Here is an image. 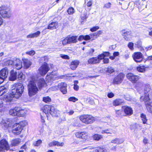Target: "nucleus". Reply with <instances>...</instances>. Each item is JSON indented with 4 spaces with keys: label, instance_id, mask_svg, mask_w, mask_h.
<instances>
[{
    "label": "nucleus",
    "instance_id": "nucleus-1",
    "mask_svg": "<svg viewBox=\"0 0 152 152\" xmlns=\"http://www.w3.org/2000/svg\"><path fill=\"white\" fill-rule=\"evenodd\" d=\"M42 113L41 114V121L43 123L45 122L44 119L45 115L47 117L51 115L53 116H58L59 111L55 109L53 107L50 105H46L44 106L42 109Z\"/></svg>",
    "mask_w": 152,
    "mask_h": 152
},
{
    "label": "nucleus",
    "instance_id": "nucleus-2",
    "mask_svg": "<svg viewBox=\"0 0 152 152\" xmlns=\"http://www.w3.org/2000/svg\"><path fill=\"white\" fill-rule=\"evenodd\" d=\"M144 96H141L140 100L141 101H145L147 109L149 112L152 113V102L150 100L152 92L151 88L148 87H146L144 90Z\"/></svg>",
    "mask_w": 152,
    "mask_h": 152
},
{
    "label": "nucleus",
    "instance_id": "nucleus-3",
    "mask_svg": "<svg viewBox=\"0 0 152 152\" xmlns=\"http://www.w3.org/2000/svg\"><path fill=\"white\" fill-rule=\"evenodd\" d=\"M36 80V75H31L28 80V94L30 96L35 95L38 91V88L35 83Z\"/></svg>",
    "mask_w": 152,
    "mask_h": 152
},
{
    "label": "nucleus",
    "instance_id": "nucleus-4",
    "mask_svg": "<svg viewBox=\"0 0 152 152\" xmlns=\"http://www.w3.org/2000/svg\"><path fill=\"white\" fill-rule=\"evenodd\" d=\"M11 94L15 98H18L24 91V87L20 83H15L12 86Z\"/></svg>",
    "mask_w": 152,
    "mask_h": 152
},
{
    "label": "nucleus",
    "instance_id": "nucleus-5",
    "mask_svg": "<svg viewBox=\"0 0 152 152\" xmlns=\"http://www.w3.org/2000/svg\"><path fill=\"white\" fill-rule=\"evenodd\" d=\"M0 13L4 18H10L11 15L10 9L5 6H2L0 7Z\"/></svg>",
    "mask_w": 152,
    "mask_h": 152
},
{
    "label": "nucleus",
    "instance_id": "nucleus-6",
    "mask_svg": "<svg viewBox=\"0 0 152 152\" xmlns=\"http://www.w3.org/2000/svg\"><path fill=\"white\" fill-rule=\"evenodd\" d=\"M80 119L82 122L86 124L92 123L95 121L94 117L89 115H81Z\"/></svg>",
    "mask_w": 152,
    "mask_h": 152
},
{
    "label": "nucleus",
    "instance_id": "nucleus-7",
    "mask_svg": "<svg viewBox=\"0 0 152 152\" xmlns=\"http://www.w3.org/2000/svg\"><path fill=\"white\" fill-rule=\"evenodd\" d=\"M9 146L6 140H1L0 142V152H9Z\"/></svg>",
    "mask_w": 152,
    "mask_h": 152
},
{
    "label": "nucleus",
    "instance_id": "nucleus-8",
    "mask_svg": "<svg viewBox=\"0 0 152 152\" xmlns=\"http://www.w3.org/2000/svg\"><path fill=\"white\" fill-rule=\"evenodd\" d=\"M48 65L45 63L42 65L39 69V73L42 76H44L50 70Z\"/></svg>",
    "mask_w": 152,
    "mask_h": 152
},
{
    "label": "nucleus",
    "instance_id": "nucleus-9",
    "mask_svg": "<svg viewBox=\"0 0 152 152\" xmlns=\"http://www.w3.org/2000/svg\"><path fill=\"white\" fill-rule=\"evenodd\" d=\"M126 76L127 78L133 83H136L140 79L139 76L135 75L131 73H128Z\"/></svg>",
    "mask_w": 152,
    "mask_h": 152
},
{
    "label": "nucleus",
    "instance_id": "nucleus-10",
    "mask_svg": "<svg viewBox=\"0 0 152 152\" xmlns=\"http://www.w3.org/2000/svg\"><path fill=\"white\" fill-rule=\"evenodd\" d=\"M22 129L20 126L17 123L13 125L12 132L14 134H18L20 133Z\"/></svg>",
    "mask_w": 152,
    "mask_h": 152
},
{
    "label": "nucleus",
    "instance_id": "nucleus-11",
    "mask_svg": "<svg viewBox=\"0 0 152 152\" xmlns=\"http://www.w3.org/2000/svg\"><path fill=\"white\" fill-rule=\"evenodd\" d=\"M1 124L2 126L4 127L5 129H7L11 126L12 124V120L9 119L3 120L1 121Z\"/></svg>",
    "mask_w": 152,
    "mask_h": 152
},
{
    "label": "nucleus",
    "instance_id": "nucleus-12",
    "mask_svg": "<svg viewBox=\"0 0 152 152\" xmlns=\"http://www.w3.org/2000/svg\"><path fill=\"white\" fill-rule=\"evenodd\" d=\"M124 77V75L122 73H120L115 77L113 80V83L115 84H119L121 83Z\"/></svg>",
    "mask_w": 152,
    "mask_h": 152
},
{
    "label": "nucleus",
    "instance_id": "nucleus-13",
    "mask_svg": "<svg viewBox=\"0 0 152 152\" xmlns=\"http://www.w3.org/2000/svg\"><path fill=\"white\" fill-rule=\"evenodd\" d=\"M133 57L134 60L137 62H140L142 60V54L140 52L134 53Z\"/></svg>",
    "mask_w": 152,
    "mask_h": 152
},
{
    "label": "nucleus",
    "instance_id": "nucleus-14",
    "mask_svg": "<svg viewBox=\"0 0 152 152\" xmlns=\"http://www.w3.org/2000/svg\"><path fill=\"white\" fill-rule=\"evenodd\" d=\"M122 35L125 39L126 41H129L132 38L131 32L130 31L123 30L122 31Z\"/></svg>",
    "mask_w": 152,
    "mask_h": 152
},
{
    "label": "nucleus",
    "instance_id": "nucleus-15",
    "mask_svg": "<svg viewBox=\"0 0 152 152\" xmlns=\"http://www.w3.org/2000/svg\"><path fill=\"white\" fill-rule=\"evenodd\" d=\"M8 70L7 68L2 69L0 71V77L4 80L7 77Z\"/></svg>",
    "mask_w": 152,
    "mask_h": 152
},
{
    "label": "nucleus",
    "instance_id": "nucleus-16",
    "mask_svg": "<svg viewBox=\"0 0 152 152\" xmlns=\"http://www.w3.org/2000/svg\"><path fill=\"white\" fill-rule=\"evenodd\" d=\"M67 84L64 83H61L58 85V87L64 94H66L67 92Z\"/></svg>",
    "mask_w": 152,
    "mask_h": 152
},
{
    "label": "nucleus",
    "instance_id": "nucleus-17",
    "mask_svg": "<svg viewBox=\"0 0 152 152\" xmlns=\"http://www.w3.org/2000/svg\"><path fill=\"white\" fill-rule=\"evenodd\" d=\"M75 136L78 138H80L83 140H86L87 138V135L86 132H78L75 133Z\"/></svg>",
    "mask_w": 152,
    "mask_h": 152
},
{
    "label": "nucleus",
    "instance_id": "nucleus-18",
    "mask_svg": "<svg viewBox=\"0 0 152 152\" xmlns=\"http://www.w3.org/2000/svg\"><path fill=\"white\" fill-rule=\"evenodd\" d=\"M17 78V72L14 70H12L10 72V75L9 77L10 80L13 81Z\"/></svg>",
    "mask_w": 152,
    "mask_h": 152
},
{
    "label": "nucleus",
    "instance_id": "nucleus-19",
    "mask_svg": "<svg viewBox=\"0 0 152 152\" xmlns=\"http://www.w3.org/2000/svg\"><path fill=\"white\" fill-rule=\"evenodd\" d=\"M57 73L56 72H52L50 74L47 75L46 79L48 80H55L57 78Z\"/></svg>",
    "mask_w": 152,
    "mask_h": 152
},
{
    "label": "nucleus",
    "instance_id": "nucleus-20",
    "mask_svg": "<svg viewBox=\"0 0 152 152\" xmlns=\"http://www.w3.org/2000/svg\"><path fill=\"white\" fill-rule=\"evenodd\" d=\"M122 109L126 114L128 115H131L133 113V110L130 107L124 106L122 107Z\"/></svg>",
    "mask_w": 152,
    "mask_h": 152
},
{
    "label": "nucleus",
    "instance_id": "nucleus-21",
    "mask_svg": "<svg viewBox=\"0 0 152 152\" xmlns=\"http://www.w3.org/2000/svg\"><path fill=\"white\" fill-rule=\"evenodd\" d=\"M64 145V142H60L57 141H53L49 143L48 145L49 147L56 146H63Z\"/></svg>",
    "mask_w": 152,
    "mask_h": 152
},
{
    "label": "nucleus",
    "instance_id": "nucleus-22",
    "mask_svg": "<svg viewBox=\"0 0 152 152\" xmlns=\"http://www.w3.org/2000/svg\"><path fill=\"white\" fill-rule=\"evenodd\" d=\"M79 64V62L77 60L72 61L70 65V68L72 70H74L77 67Z\"/></svg>",
    "mask_w": 152,
    "mask_h": 152
},
{
    "label": "nucleus",
    "instance_id": "nucleus-23",
    "mask_svg": "<svg viewBox=\"0 0 152 152\" xmlns=\"http://www.w3.org/2000/svg\"><path fill=\"white\" fill-rule=\"evenodd\" d=\"M14 66L17 69H20L22 67V63L21 61L18 59H16L14 61Z\"/></svg>",
    "mask_w": 152,
    "mask_h": 152
},
{
    "label": "nucleus",
    "instance_id": "nucleus-24",
    "mask_svg": "<svg viewBox=\"0 0 152 152\" xmlns=\"http://www.w3.org/2000/svg\"><path fill=\"white\" fill-rule=\"evenodd\" d=\"M27 113V111L26 110H23L20 107H18L17 108V116H23Z\"/></svg>",
    "mask_w": 152,
    "mask_h": 152
},
{
    "label": "nucleus",
    "instance_id": "nucleus-25",
    "mask_svg": "<svg viewBox=\"0 0 152 152\" xmlns=\"http://www.w3.org/2000/svg\"><path fill=\"white\" fill-rule=\"evenodd\" d=\"M124 103V101L123 100L118 99H116L113 100V102L112 104L114 106H117L123 104Z\"/></svg>",
    "mask_w": 152,
    "mask_h": 152
},
{
    "label": "nucleus",
    "instance_id": "nucleus-26",
    "mask_svg": "<svg viewBox=\"0 0 152 152\" xmlns=\"http://www.w3.org/2000/svg\"><path fill=\"white\" fill-rule=\"evenodd\" d=\"M58 23L56 22H52L48 26L47 28L49 29H53L56 28L58 26Z\"/></svg>",
    "mask_w": 152,
    "mask_h": 152
},
{
    "label": "nucleus",
    "instance_id": "nucleus-27",
    "mask_svg": "<svg viewBox=\"0 0 152 152\" xmlns=\"http://www.w3.org/2000/svg\"><path fill=\"white\" fill-rule=\"evenodd\" d=\"M20 142V139L19 138H16L11 140V144L12 146H16L19 145Z\"/></svg>",
    "mask_w": 152,
    "mask_h": 152
},
{
    "label": "nucleus",
    "instance_id": "nucleus-28",
    "mask_svg": "<svg viewBox=\"0 0 152 152\" xmlns=\"http://www.w3.org/2000/svg\"><path fill=\"white\" fill-rule=\"evenodd\" d=\"M88 63L90 64H94L99 63L97 57H92L90 58L88 61Z\"/></svg>",
    "mask_w": 152,
    "mask_h": 152
},
{
    "label": "nucleus",
    "instance_id": "nucleus-29",
    "mask_svg": "<svg viewBox=\"0 0 152 152\" xmlns=\"http://www.w3.org/2000/svg\"><path fill=\"white\" fill-rule=\"evenodd\" d=\"M69 44L72 43H75L77 42V37L76 36H73L70 37H68Z\"/></svg>",
    "mask_w": 152,
    "mask_h": 152
},
{
    "label": "nucleus",
    "instance_id": "nucleus-30",
    "mask_svg": "<svg viewBox=\"0 0 152 152\" xmlns=\"http://www.w3.org/2000/svg\"><path fill=\"white\" fill-rule=\"evenodd\" d=\"M143 86V83L142 82H139L137 83L135 85V88L137 91L141 89Z\"/></svg>",
    "mask_w": 152,
    "mask_h": 152
},
{
    "label": "nucleus",
    "instance_id": "nucleus-31",
    "mask_svg": "<svg viewBox=\"0 0 152 152\" xmlns=\"http://www.w3.org/2000/svg\"><path fill=\"white\" fill-rule=\"evenodd\" d=\"M46 85L44 79L41 78L38 80V85L39 88L42 87Z\"/></svg>",
    "mask_w": 152,
    "mask_h": 152
},
{
    "label": "nucleus",
    "instance_id": "nucleus-32",
    "mask_svg": "<svg viewBox=\"0 0 152 152\" xmlns=\"http://www.w3.org/2000/svg\"><path fill=\"white\" fill-rule=\"evenodd\" d=\"M17 107H15L14 109L10 110L9 114L13 116H17Z\"/></svg>",
    "mask_w": 152,
    "mask_h": 152
},
{
    "label": "nucleus",
    "instance_id": "nucleus-33",
    "mask_svg": "<svg viewBox=\"0 0 152 152\" xmlns=\"http://www.w3.org/2000/svg\"><path fill=\"white\" fill-rule=\"evenodd\" d=\"M124 141L123 140L116 138L115 139L112 140L111 141V143L120 144L122 143Z\"/></svg>",
    "mask_w": 152,
    "mask_h": 152
},
{
    "label": "nucleus",
    "instance_id": "nucleus-34",
    "mask_svg": "<svg viewBox=\"0 0 152 152\" xmlns=\"http://www.w3.org/2000/svg\"><path fill=\"white\" fill-rule=\"evenodd\" d=\"M17 78L20 80L23 81L25 78V75L22 72H20L18 73Z\"/></svg>",
    "mask_w": 152,
    "mask_h": 152
},
{
    "label": "nucleus",
    "instance_id": "nucleus-35",
    "mask_svg": "<svg viewBox=\"0 0 152 152\" xmlns=\"http://www.w3.org/2000/svg\"><path fill=\"white\" fill-rule=\"evenodd\" d=\"M23 61L24 66L27 69L31 65V62L27 59H24L23 60Z\"/></svg>",
    "mask_w": 152,
    "mask_h": 152
},
{
    "label": "nucleus",
    "instance_id": "nucleus-36",
    "mask_svg": "<svg viewBox=\"0 0 152 152\" xmlns=\"http://www.w3.org/2000/svg\"><path fill=\"white\" fill-rule=\"evenodd\" d=\"M13 97H14L12 95L11 93L10 94H8L6 96V97L5 98V100L6 102H9L12 99Z\"/></svg>",
    "mask_w": 152,
    "mask_h": 152
},
{
    "label": "nucleus",
    "instance_id": "nucleus-37",
    "mask_svg": "<svg viewBox=\"0 0 152 152\" xmlns=\"http://www.w3.org/2000/svg\"><path fill=\"white\" fill-rule=\"evenodd\" d=\"M102 136L99 134H95L93 136V138L95 140L99 141L102 138Z\"/></svg>",
    "mask_w": 152,
    "mask_h": 152
},
{
    "label": "nucleus",
    "instance_id": "nucleus-38",
    "mask_svg": "<svg viewBox=\"0 0 152 152\" xmlns=\"http://www.w3.org/2000/svg\"><path fill=\"white\" fill-rule=\"evenodd\" d=\"M102 134H112V133H114L112 130L111 129H106L105 130H102L101 132Z\"/></svg>",
    "mask_w": 152,
    "mask_h": 152
},
{
    "label": "nucleus",
    "instance_id": "nucleus-39",
    "mask_svg": "<svg viewBox=\"0 0 152 152\" xmlns=\"http://www.w3.org/2000/svg\"><path fill=\"white\" fill-rule=\"evenodd\" d=\"M7 92V90L4 86H2L0 87V93L1 94V96Z\"/></svg>",
    "mask_w": 152,
    "mask_h": 152
},
{
    "label": "nucleus",
    "instance_id": "nucleus-40",
    "mask_svg": "<svg viewBox=\"0 0 152 152\" xmlns=\"http://www.w3.org/2000/svg\"><path fill=\"white\" fill-rule=\"evenodd\" d=\"M18 124L21 126V128L23 129V128L26 126L27 124V122L26 121H23Z\"/></svg>",
    "mask_w": 152,
    "mask_h": 152
},
{
    "label": "nucleus",
    "instance_id": "nucleus-41",
    "mask_svg": "<svg viewBox=\"0 0 152 152\" xmlns=\"http://www.w3.org/2000/svg\"><path fill=\"white\" fill-rule=\"evenodd\" d=\"M43 101L45 103H48L51 101V99L49 96H47L43 98Z\"/></svg>",
    "mask_w": 152,
    "mask_h": 152
},
{
    "label": "nucleus",
    "instance_id": "nucleus-42",
    "mask_svg": "<svg viewBox=\"0 0 152 152\" xmlns=\"http://www.w3.org/2000/svg\"><path fill=\"white\" fill-rule=\"evenodd\" d=\"M141 117L143 122V123L145 124L146 123L147 119L145 115L143 114L141 115Z\"/></svg>",
    "mask_w": 152,
    "mask_h": 152
},
{
    "label": "nucleus",
    "instance_id": "nucleus-43",
    "mask_svg": "<svg viewBox=\"0 0 152 152\" xmlns=\"http://www.w3.org/2000/svg\"><path fill=\"white\" fill-rule=\"evenodd\" d=\"M115 71L114 69L112 67H109L107 70H106V71L109 73H112L114 72Z\"/></svg>",
    "mask_w": 152,
    "mask_h": 152
},
{
    "label": "nucleus",
    "instance_id": "nucleus-44",
    "mask_svg": "<svg viewBox=\"0 0 152 152\" xmlns=\"http://www.w3.org/2000/svg\"><path fill=\"white\" fill-rule=\"evenodd\" d=\"M42 143V141L40 140H38L37 141L34 142L33 145L34 146H38Z\"/></svg>",
    "mask_w": 152,
    "mask_h": 152
},
{
    "label": "nucleus",
    "instance_id": "nucleus-45",
    "mask_svg": "<svg viewBox=\"0 0 152 152\" xmlns=\"http://www.w3.org/2000/svg\"><path fill=\"white\" fill-rule=\"evenodd\" d=\"M74 9L72 7H69L67 10V12L69 14H72L74 13Z\"/></svg>",
    "mask_w": 152,
    "mask_h": 152
},
{
    "label": "nucleus",
    "instance_id": "nucleus-46",
    "mask_svg": "<svg viewBox=\"0 0 152 152\" xmlns=\"http://www.w3.org/2000/svg\"><path fill=\"white\" fill-rule=\"evenodd\" d=\"M137 71L140 72H143L145 71V68L144 66H139L137 67Z\"/></svg>",
    "mask_w": 152,
    "mask_h": 152
},
{
    "label": "nucleus",
    "instance_id": "nucleus-47",
    "mask_svg": "<svg viewBox=\"0 0 152 152\" xmlns=\"http://www.w3.org/2000/svg\"><path fill=\"white\" fill-rule=\"evenodd\" d=\"M68 100L69 101L72 102H75L78 101V99L74 97H71L69 98Z\"/></svg>",
    "mask_w": 152,
    "mask_h": 152
},
{
    "label": "nucleus",
    "instance_id": "nucleus-48",
    "mask_svg": "<svg viewBox=\"0 0 152 152\" xmlns=\"http://www.w3.org/2000/svg\"><path fill=\"white\" fill-rule=\"evenodd\" d=\"M94 51V50L93 48H90L88 50V51L87 53V55H92Z\"/></svg>",
    "mask_w": 152,
    "mask_h": 152
},
{
    "label": "nucleus",
    "instance_id": "nucleus-49",
    "mask_svg": "<svg viewBox=\"0 0 152 152\" xmlns=\"http://www.w3.org/2000/svg\"><path fill=\"white\" fill-rule=\"evenodd\" d=\"M40 33H41L40 31H38L35 33H32L34 37L36 38L38 37L40 35Z\"/></svg>",
    "mask_w": 152,
    "mask_h": 152
},
{
    "label": "nucleus",
    "instance_id": "nucleus-50",
    "mask_svg": "<svg viewBox=\"0 0 152 152\" xmlns=\"http://www.w3.org/2000/svg\"><path fill=\"white\" fill-rule=\"evenodd\" d=\"M104 55L103 54H101L99 55L98 57H97L98 60V63H100V61L102 59H104Z\"/></svg>",
    "mask_w": 152,
    "mask_h": 152
},
{
    "label": "nucleus",
    "instance_id": "nucleus-51",
    "mask_svg": "<svg viewBox=\"0 0 152 152\" xmlns=\"http://www.w3.org/2000/svg\"><path fill=\"white\" fill-rule=\"evenodd\" d=\"M68 43H69V41L68 40V37L65 38L62 41V44L64 45H66Z\"/></svg>",
    "mask_w": 152,
    "mask_h": 152
},
{
    "label": "nucleus",
    "instance_id": "nucleus-52",
    "mask_svg": "<svg viewBox=\"0 0 152 152\" xmlns=\"http://www.w3.org/2000/svg\"><path fill=\"white\" fill-rule=\"evenodd\" d=\"M60 57L62 58L65 59H69L70 58L68 56L66 55L61 54Z\"/></svg>",
    "mask_w": 152,
    "mask_h": 152
},
{
    "label": "nucleus",
    "instance_id": "nucleus-53",
    "mask_svg": "<svg viewBox=\"0 0 152 152\" xmlns=\"http://www.w3.org/2000/svg\"><path fill=\"white\" fill-rule=\"evenodd\" d=\"M5 64L8 65H11L13 64H14V62L11 60H8L6 62Z\"/></svg>",
    "mask_w": 152,
    "mask_h": 152
},
{
    "label": "nucleus",
    "instance_id": "nucleus-54",
    "mask_svg": "<svg viewBox=\"0 0 152 152\" xmlns=\"http://www.w3.org/2000/svg\"><path fill=\"white\" fill-rule=\"evenodd\" d=\"M80 18L83 20H84L87 18V15L86 13L82 14L80 16Z\"/></svg>",
    "mask_w": 152,
    "mask_h": 152
},
{
    "label": "nucleus",
    "instance_id": "nucleus-55",
    "mask_svg": "<svg viewBox=\"0 0 152 152\" xmlns=\"http://www.w3.org/2000/svg\"><path fill=\"white\" fill-rule=\"evenodd\" d=\"M111 4L110 3H107L104 5V7L107 9L111 7Z\"/></svg>",
    "mask_w": 152,
    "mask_h": 152
},
{
    "label": "nucleus",
    "instance_id": "nucleus-56",
    "mask_svg": "<svg viewBox=\"0 0 152 152\" xmlns=\"http://www.w3.org/2000/svg\"><path fill=\"white\" fill-rule=\"evenodd\" d=\"M128 47L131 50L133 49V43L132 42H129L128 44Z\"/></svg>",
    "mask_w": 152,
    "mask_h": 152
},
{
    "label": "nucleus",
    "instance_id": "nucleus-57",
    "mask_svg": "<svg viewBox=\"0 0 152 152\" xmlns=\"http://www.w3.org/2000/svg\"><path fill=\"white\" fill-rule=\"evenodd\" d=\"M152 49V45H150L145 47V50L146 51H148Z\"/></svg>",
    "mask_w": 152,
    "mask_h": 152
},
{
    "label": "nucleus",
    "instance_id": "nucleus-58",
    "mask_svg": "<svg viewBox=\"0 0 152 152\" xmlns=\"http://www.w3.org/2000/svg\"><path fill=\"white\" fill-rule=\"evenodd\" d=\"M99 28V27L98 26H96L91 28L90 29V31H91L94 32L96 31Z\"/></svg>",
    "mask_w": 152,
    "mask_h": 152
},
{
    "label": "nucleus",
    "instance_id": "nucleus-59",
    "mask_svg": "<svg viewBox=\"0 0 152 152\" xmlns=\"http://www.w3.org/2000/svg\"><path fill=\"white\" fill-rule=\"evenodd\" d=\"M91 39V37L88 35L84 36V39L85 40H88Z\"/></svg>",
    "mask_w": 152,
    "mask_h": 152
},
{
    "label": "nucleus",
    "instance_id": "nucleus-60",
    "mask_svg": "<svg viewBox=\"0 0 152 152\" xmlns=\"http://www.w3.org/2000/svg\"><path fill=\"white\" fill-rule=\"evenodd\" d=\"M26 53L30 55H33L35 54V52L33 50H31L26 52Z\"/></svg>",
    "mask_w": 152,
    "mask_h": 152
},
{
    "label": "nucleus",
    "instance_id": "nucleus-61",
    "mask_svg": "<svg viewBox=\"0 0 152 152\" xmlns=\"http://www.w3.org/2000/svg\"><path fill=\"white\" fill-rule=\"evenodd\" d=\"M136 128L135 130H137L138 129H142V126L139 124L135 125Z\"/></svg>",
    "mask_w": 152,
    "mask_h": 152
},
{
    "label": "nucleus",
    "instance_id": "nucleus-62",
    "mask_svg": "<svg viewBox=\"0 0 152 152\" xmlns=\"http://www.w3.org/2000/svg\"><path fill=\"white\" fill-rule=\"evenodd\" d=\"M114 96V94L112 92L109 93L107 94V96L110 98H111Z\"/></svg>",
    "mask_w": 152,
    "mask_h": 152
},
{
    "label": "nucleus",
    "instance_id": "nucleus-63",
    "mask_svg": "<svg viewBox=\"0 0 152 152\" xmlns=\"http://www.w3.org/2000/svg\"><path fill=\"white\" fill-rule=\"evenodd\" d=\"M103 62L104 64H107L109 63V59L107 58H104L103 60Z\"/></svg>",
    "mask_w": 152,
    "mask_h": 152
},
{
    "label": "nucleus",
    "instance_id": "nucleus-64",
    "mask_svg": "<svg viewBox=\"0 0 152 152\" xmlns=\"http://www.w3.org/2000/svg\"><path fill=\"white\" fill-rule=\"evenodd\" d=\"M42 60H44L45 61H48V57L47 56H45L41 58Z\"/></svg>",
    "mask_w": 152,
    "mask_h": 152
}]
</instances>
